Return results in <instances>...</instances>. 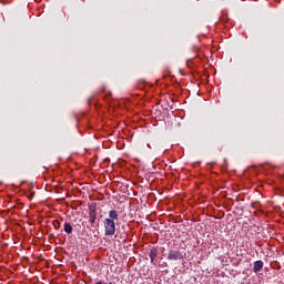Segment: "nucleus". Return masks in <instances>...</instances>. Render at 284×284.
Segmentation results:
<instances>
[{
  "instance_id": "f257e3e1",
  "label": "nucleus",
  "mask_w": 284,
  "mask_h": 284,
  "mask_svg": "<svg viewBox=\"0 0 284 284\" xmlns=\"http://www.w3.org/2000/svg\"><path fill=\"white\" fill-rule=\"evenodd\" d=\"M114 221H119V212L111 210L109 217L104 220L105 236H114L116 233V223Z\"/></svg>"
},
{
  "instance_id": "f03ea898",
  "label": "nucleus",
  "mask_w": 284,
  "mask_h": 284,
  "mask_svg": "<svg viewBox=\"0 0 284 284\" xmlns=\"http://www.w3.org/2000/svg\"><path fill=\"white\" fill-rule=\"evenodd\" d=\"M183 258V254L180 251L171 250L168 254L169 261H181Z\"/></svg>"
},
{
  "instance_id": "7ed1b4c3",
  "label": "nucleus",
  "mask_w": 284,
  "mask_h": 284,
  "mask_svg": "<svg viewBox=\"0 0 284 284\" xmlns=\"http://www.w3.org/2000/svg\"><path fill=\"white\" fill-rule=\"evenodd\" d=\"M89 222L94 225L97 223V210L95 209H90L89 212Z\"/></svg>"
},
{
  "instance_id": "20e7f679",
  "label": "nucleus",
  "mask_w": 284,
  "mask_h": 284,
  "mask_svg": "<svg viewBox=\"0 0 284 284\" xmlns=\"http://www.w3.org/2000/svg\"><path fill=\"white\" fill-rule=\"evenodd\" d=\"M261 270H263V261L254 262L253 271L255 272V274H258Z\"/></svg>"
},
{
  "instance_id": "39448f33",
  "label": "nucleus",
  "mask_w": 284,
  "mask_h": 284,
  "mask_svg": "<svg viewBox=\"0 0 284 284\" xmlns=\"http://www.w3.org/2000/svg\"><path fill=\"white\" fill-rule=\"evenodd\" d=\"M158 255H159V251L156 248H152L150 252L151 263H154V260L156 258Z\"/></svg>"
},
{
  "instance_id": "423d86ee",
  "label": "nucleus",
  "mask_w": 284,
  "mask_h": 284,
  "mask_svg": "<svg viewBox=\"0 0 284 284\" xmlns=\"http://www.w3.org/2000/svg\"><path fill=\"white\" fill-rule=\"evenodd\" d=\"M64 232L65 234H71L72 233V224H70L69 222L64 223Z\"/></svg>"
},
{
  "instance_id": "0eeeda50",
  "label": "nucleus",
  "mask_w": 284,
  "mask_h": 284,
  "mask_svg": "<svg viewBox=\"0 0 284 284\" xmlns=\"http://www.w3.org/2000/svg\"><path fill=\"white\" fill-rule=\"evenodd\" d=\"M54 230H60L61 229V222L59 220H54L52 223Z\"/></svg>"
}]
</instances>
